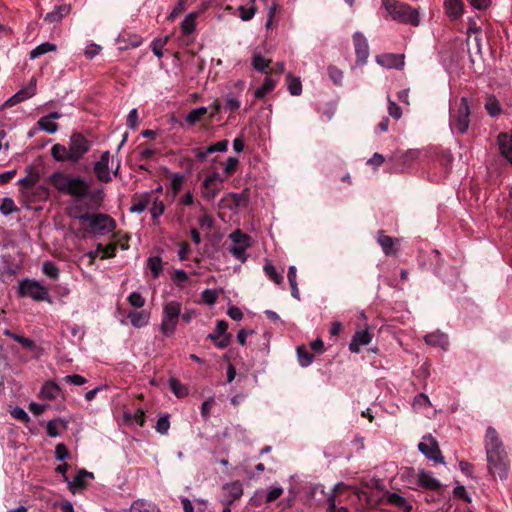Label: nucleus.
<instances>
[{
	"instance_id": "1",
	"label": "nucleus",
	"mask_w": 512,
	"mask_h": 512,
	"mask_svg": "<svg viewBox=\"0 0 512 512\" xmlns=\"http://www.w3.org/2000/svg\"><path fill=\"white\" fill-rule=\"evenodd\" d=\"M487 459V469L490 475L498 476L501 480L508 477L509 461L504 444L496 429L489 426L484 438Z\"/></svg>"
},
{
	"instance_id": "2",
	"label": "nucleus",
	"mask_w": 512,
	"mask_h": 512,
	"mask_svg": "<svg viewBox=\"0 0 512 512\" xmlns=\"http://www.w3.org/2000/svg\"><path fill=\"white\" fill-rule=\"evenodd\" d=\"M91 142L81 133H72L68 146L54 144L51 148V155L57 162H69L76 164L83 159L90 150Z\"/></svg>"
},
{
	"instance_id": "3",
	"label": "nucleus",
	"mask_w": 512,
	"mask_h": 512,
	"mask_svg": "<svg viewBox=\"0 0 512 512\" xmlns=\"http://www.w3.org/2000/svg\"><path fill=\"white\" fill-rule=\"evenodd\" d=\"M49 183L60 193L70 196H88L89 184L80 176H71L60 171L52 173Z\"/></svg>"
},
{
	"instance_id": "4",
	"label": "nucleus",
	"mask_w": 512,
	"mask_h": 512,
	"mask_svg": "<svg viewBox=\"0 0 512 512\" xmlns=\"http://www.w3.org/2000/svg\"><path fill=\"white\" fill-rule=\"evenodd\" d=\"M381 2L392 20L412 26H418L420 24L418 11L408 4L398 0H381Z\"/></svg>"
},
{
	"instance_id": "5",
	"label": "nucleus",
	"mask_w": 512,
	"mask_h": 512,
	"mask_svg": "<svg viewBox=\"0 0 512 512\" xmlns=\"http://www.w3.org/2000/svg\"><path fill=\"white\" fill-rule=\"evenodd\" d=\"M82 218V229L91 235L104 236L112 233L116 228V221L104 213H89Z\"/></svg>"
},
{
	"instance_id": "6",
	"label": "nucleus",
	"mask_w": 512,
	"mask_h": 512,
	"mask_svg": "<svg viewBox=\"0 0 512 512\" xmlns=\"http://www.w3.org/2000/svg\"><path fill=\"white\" fill-rule=\"evenodd\" d=\"M72 199L67 206V215L75 220L82 222L80 216H87L89 210L93 209L92 201H96L97 204L103 199V191L101 189L91 193L89 191L88 196H71Z\"/></svg>"
},
{
	"instance_id": "7",
	"label": "nucleus",
	"mask_w": 512,
	"mask_h": 512,
	"mask_svg": "<svg viewBox=\"0 0 512 512\" xmlns=\"http://www.w3.org/2000/svg\"><path fill=\"white\" fill-rule=\"evenodd\" d=\"M181 310L182 304L177 300L168 301L163 305L161 323L159 325V330L163 337L174 335L180 319Z\"/></svg>"
},
{
	"instance_id": "8",
	"label": "nucleus",
	"mask_w": 512,
	"mask_h": 512,
	"mask_svg": "<svg viewBox=\"0 0 512 512\" xmlns=\"http://www.w3.org/2000/svg\"><path fill=\"white\" fill-rule=\"evenodd\" d=\"M18 294L21 297H29L35 301L51 302L47 288L35 279H24L20 281Z\"/></svg>"
},
{
	"instance_id": "9",
	"label": "nucleus",
	"mask_w": 512,
	"mask_h": 512,
	"mask_svg": "<svg viewBox=\"0 0 512 512\" xmlns=\"http://www.w3.org/2000/svg\"><path fill=\"white\" fill-rule=\"evenodd\" d=\"M232 244L228 248L229 252L241 263L247 258V249L251 246V237L240 230H236L229 235Z\"/></svg>"
},
{
	"instance_id": "10",
	"label": "nucleus",
	"mask_w": 512,
	"mask_h": 512,
	"mask_svg": "<svg viewBox=\"0 0 512 512\" xmlns=\"http://www.w3.org/2000/svg\"><path fill=\"white\" fill-rule=\"evenodd\" d=\"M470 110L468 101L465 97L461 98L457 111L451 114L450 127L453 132L464 134L469 128Z\"/></svg>"
},
{
	"instance_id": "11",
	"label": "nucleus",
	"mask_w": 512,
	"mask_h": 512,
	"mask_svg": "<svg viewBox=\"0 0 512 512\" xmlns=\"http://www.w3.org/2000/svg\"><path fill=\"white\" fill-rule=\"evenodd\" d=\"M224 178L218 172L207 175L201 184V196L208 202L214 201L223 187Z\"/></svg>"
},
{
	"instance_id": "12",
	"label": "nucleus",
	"mask_w": 512,
	"mask_h": 512,
	"mask_svg": "<svg viewBox=\"0 0 512 512\" xmlns=\"http://www.w3.org/2000/svg\"><path fill=\"white\" fill-rule=\"evenodd\" d=\"M418 450L429 460L435 463L444 464V457L441 454L437 441L431 435H425L418 444Z\"/></svg>"
},
{
	"instance_id": "13",
	"label": "nucleus",
	"mask_w": 512,
	"mask_h": 512,
	"mask_svg": "<svg viewBox=\"0 0 512 512\" xmlns=\"http://www.w3.org/2000/svg\"><path fill=\"white\" fill-rule=\"evenodd\" d=\"M228 323L224 320H218L215 331L208 335V339L214 342V344L221 349L229 346L231 341V335L227 334Z\"/></svg>"
},
{
	"instance_id": "14",
	"label": "nucleus",
	"mask_w": 512,
	"mask_h": 512,
	"mask_svg": "<svg viewBox=\"0 0 512 512\" xmlns=\"http://www.w3.org/2000/svg\"><path fill=\"white\" fill-rule=\"evenodd\" d=\"M110 152L104 151L100 159L94 163V172L100 182L108 183L112 180V174L109 169Z\"/></svg>"
},
{
	"instance_id": "15",
	"label": "nucleus",
	"mask_w": 512,
	"mask_h": 512,
	"mask_svg": "<svg viewBox=\"0 0 512 512\" xmlns=\"http://www.w3.org/2000/svg\"><path fill=\"white\" fill-rule=\"evenodd\" d=\"M93 479L94 474L92 472L80 470L72 480L65 477V482L69 491L75 495L77 492L85 489L88 486V482Z\"/></svg>"
},
{
	"instance_id": "16",
	"label": "nucleus",
	"mask_w": 512,
	"mask_h": 512,
	"mask_svg": "<svg viewBox=\"0 0 512 512\" xmlns=\"http://www.w3.org/2000/svg\"><path fill=\"white\" fill-rule=\"evenodd\" d=\"M353 43L357 64L364 65L369 57V45L363 33L357 31L353 34Z\"/></svg>"
},
{
	"instance_id": "17",
	"label": "nucleus",
	"mask_w": 512,
	"mask_h": 512,
	"mask_svg": "<svg viewBox=\"0 0 512 512\" xmlns=\"http://www.w3.org/2000/svg\"><path fill=\"white\" fill-rule=\"evenodd\" d=\"M61 117L62 114L57 111L51 112L41 117L37 122L38 129L45 131L49 134L56 133L59 129V126L54 120L60 119Z\"/></svg>"
},
{
	"instance_id": "18",
	"label": "nucleus",
	"mask_w": 512,
	"mask_h": 512,
	"mask_svg": "<svg viewBox=\"0 0 512 512\" xmlns=\"http://www.w3.org/2000/svg\"><path fill=\"white\" fill-rule=\"evenodd\" d=\"M39 398L45 401H53L62 398V390L54 381H47L43 384Z\"/></svg>"
},
{
	"instance_id": "19",
	"label": "nucleus",
	"mask_w": 512,
	"mask_h": 512,
	"mask_svg": "<svg viewBox=\"0 0 512 512\" xmlns=\"http://www.w3.org/2000/svg\"><path fill=\"white\" fill-rule=\"evenodd\" d=\"M222 490L225 498L222 501L224 504H231L236 499H239L243 494V487L239 481H233L225 484Z\"/></svg>"
},
{
	"instance_id": "20",
	"label": "nucleus",
	"mask_w": 512,
	"mask_h": 512,
	"mask_svg": "<svg viewBox=\"0 0 512 512\" xmlns=\"http://www.w3.org/2000/svg\"><path fill=\"white\" fill-rule=\"evenodd\" d=\"M376 62L385 68L401 69L404 66V58L402 55L386 53L378 55Z\"/></svg>"
},
{
	"instance_id": "21",
	"label": "nucleus",
	"mask_w": 512,
	"mask_h": 512,
	"mask_svg": "<svg viewBox=\"0 0 512 512\" xmlns=\"http://www.w3.org/2000/svg\"><path fill=\"white\" fill-rule=\"evenodd\" d=\"M497 141L501 155L512 165V129L510 133H500Z\"/></svg>"
},
{
	"instance_id": "22",
	"label": "nucleus",
	"mask_w": 512,
	"mask_h": 512,
	"mask_svg": "<svg viewBox=\"0 0 512 512\" xmlns=\"http://www.w3.org/2000/svg\"><path fill=\"white\" fill-rule=\"evenodd\" d=\"M129 512H162L157 504L147 499H136L132 502Z\"/></svg>"
},
{
	"instance_id": "23",
	"label": "nucleus",
	"mask_w": 512,
	"mask_h": 512,
	"mask_svg": "<svg viewBox=\"0 0 512 512\" xmlns=\"http://www.w3.org/2000/svg\"><path fill=\"white\" fill-rule=\"evenodd\" d=\"M151 318V312L148 310L131 311L128 313V319L135 328H143L148 325Z\"/></svg>"
},
{
	"instance_id": "24",
	"label": "nucleus",
	"mask_w": 512,
	"mask_h": 512,
	"mask_svg": "<svg viewBox=\"0 0 512 512\" xmlns=\"http://www.w3.org/2000/svg\"><path fill=\"white\" fill-rule=\"evenodd\" d=\"M71 11V6L68 4L56 5L54 9L47 13L44 17V20L47 23H57L60 22L65 16H67Z\"/></svg>"
},
{
	"instance_id": "25",
	"label": "nucleus",
	"mask_w": 512,
	"mask_h": 512,
	"mask_svg": "<svg viewBox=\"0 0 512 512\" xmlns=\"http://www.w3.org/2000/svg\"><path fill=\"white\" fill-rule=\"evenodd\" d=\"M35 84H30L29 86L19 90L12 97L7 99L4 103L5 106H13L19 102H22L26 99L31 98L35 94Z\"/></svg>"
},
{
	"instance_id": "26",
	"label": "nucleus",
	"mask_w": 512,
	"mask_h": 512,
	"mask_svg": "<svg viewBox=\"0 0 512 512\" xmlns=\"http://www.w3.org/2000/svg\"><path fill=\"white\" fill-rule=\"evenodd\" d=\"M424 340L426 344L440 347L443 350H446L449 346L448 336L440 331L427 334Z\"/></svg>"
},
{
	"instance_id": "27",
	"label": "nucleus",
	"mask_w": 512,
	"mask_h": 512,
	"mask_svg": "<svg viewBox=\"0 0 512 512\" xmlns=\"http://www.w3.org/2000/svg\"><path fill=\"white\" fill-rule=\"evenodd\" d=\"M419 485L425 489L438 490L441 487V483L430 473L421 471L418 474Z\"/></svg>"
},
{
	"instance_id": "28",
	"label": "nucleus",
	"mask_w": 512,
	"mask_h": 512,
	"mask_svg": "<svg viewBox=\"0 0 512 512\" xmlns=\"http://www.w3.org/2000/svg\"><path fill=\"white\" fill-rule=\"evenodd\" d=\"M444 6L447 15L453 20L460 18L463 14L462 0H445Z\"/></svg>"
},
{
	"instance_id": "29",
	"label": "nucleus",
	"mask_w": 512,
	"mask_h": 512,
	"mask_svg": "<svg viewBox=\"0 0 512 512\" xmlns=\"http://www.w3.org/2000/svg\"><path fill=\"white\" fill-rule=\"evenodd\" d=\"M387 503L398 507L404 512H411L413 509V506L410 502H408L403 496L395 492L390 493L387 496Z\"/></svg>"
},
{
	"instance_id": "30",
	"label": "nucleus",
	"mask_w": 512,
	"mask_h": 512,
	"mask_svg": "<svg viewBox=\"0 0 512 512\" xmlns=\"http://www.w3.org/2000/svg\"><path fill=\"white\" fill-rule=\"evenodd\" d=\"M146 266L151 271L154 279L160 277L163 270V261L160 256H151L146 260Z\"/></svg>"
},
{
	"instance_id": "31",
	"label": "nucleus",
	"mask_w": 512,
	"mask_h": 512,
	"mask_svg": "<svg viewBox=\"0 0 512 512\" xmlns=\"http://www.w3.org/2000/svg\"><path fill=\"white\" fill-rule=\"evenodd\" d=\"M150 193H144L140 197L135 198L130 207L131 213H142L144 212L150 203Z\"/></svg>"
},
{
	"instance_id": "32",
	"label": "nucleus",
	"mask_w": 512,
	"mask_h": 512,
	"mask_svg": "<svg viewBox=\"0 0 512 512\" xmlns=\"http://www.w3.org/2000/svg\"><path fill=\"white\" fill-rule=\"evenodd\" d=\"M484 107L491 117H497L502 112L501 105L494 95H487Z\"/></svg>"
},
{
	"instance_id": "33",
	"label": "nucleus",
	"mask_w": 512,
	"mask_h": 512,
	"mask_svg": "<svg viewBox=\"0 0 512 512\" xmlns=\"http://www.w3.org/2000/svg\"><path fill=\"white\" fill-rule=\"evenodd\" d=\"M67 423L62 419H53L47 423L46 432L50 437H57L60 435L61 430H65Z\"/></svg>"
},
{
	"instance_id": "34",
	"label": "nucleus",
	"mask_w": 512,
	"mask_h": 512,
	"mask_svg": "<svg viewBox=\"0 0 512 512\" xmlns=\"http://www.w3.org/2000/svg\"><path fill=\"white\" fill-rule=\"evenodd\" d=\"M276 86V80L272 77L267 76L264 79L263 84L258 87L254 92V97L257 99L265 97L268 93H270Z\"/></svg>"
},
{
	"instance_id": "35",
	"label": "nucleus",
	"mask_w": 512,
	"mask_h": 512,
	"mask_svg": "<svg viewBox=\"0 0 512 512\" xmlns=\"http://www.w3.org/2000/svg\"><path fill=\"white\" fill-rule=\"evenodd\" d=\"M198 15V12H191L182 20L181 30L184 34L189 35L195 30Z\"/></svg>"
},
{
	"instance_id": "36",
	"label": "nucleus",
	"mask_w": 512,
	"mask_h": 512,
	"mask_svg": "<svg viewBox=\"0 0 512 512\" xmlns=\"http://www.w3.org/2000/svg\"><path fill=\"white\" fill-rule=\"evenodd\" d=\"M251 64L255 70L267 73L266 69L269 67L270 60L265 59L260 52L255 51L252 55Z\"/></svg>"
},
{
	"instance_id": "37",
	"label": "nucleus",
	"mask_w": 512,
	"mask_h": 512,
	"mask_svg": "<svg viewBox=\"0 0 512 512\" xmlns=\"http://www.w3.org/2000/svg\"><path fill=\"white\" fill-rule=\"evenodd\" d=\"M56 45L50 42H44L36 46L30 52V59L34 60L48 52H52L56 50Z\"/></svg>"
},
{
	"instance_id": "38",
	"label": "nucleus",
	"mask_w": 512,
	"mask_h": 512,
	"mask_svg": "<svg viewBox=\"0 0 512 512\" xmlns=\"http://www.w3.org/2000/svg\"><path fill=\"white\" fill-rule=\"evenodd\" d=\"M42 272L45 276L52 280H57L60 275L58 266L50 260L44 261L42 264Z\"/></svg>"
},
{
	"instance_id": "39",
	"label": "nucleus",
	"mask_w": 512,
	"mask_h": 512,
	"mask_svg": "<svg viewBox=\"0 0 512 512\" xmlns=\"http://www.w3.org/2000/svg\"><path fill=\"white\" fill-rule=\"evenodd\" d=\"M171 280L176 287L183 288L189 281V275L183 269H176L171 275Z\"/></svg>"
},
{
	"instance_id": "40",
	"label": "nucleus",
	"mask_w": 512,
	"mask_h": 512,
	"mask_svg": "<svg viewBox=\"0 0 512 512\" xmlns=\"http://www.w3.org/2000/svg\"><path fill=\"white\" fill-rule=\"evenodd\" d=\"M169 387L177 398L184 397L188 394L186 386L174 377L169 379Z\"/></svg>"
},
{
	"instance_id": "41",
	"label": "nucleus",
	"mask_w": 512,
	"mask_h": 512,
	"mask_svg": "<svg viewBox=\"0 0 512 512\" xmlns=\"http://www.w3.org/2000/svg\"><path fill=\"white\" fill-rule=\"evenodd\" d=\"M207 113L206 107H198L192 109L185 117L186 122L189 125H194L201 120V118Z\"/></svg>"
},
{
	"instance_id": "42",
	"label": "nucleus",
	"mask_w": 512,
	"mask_h": 512,
	"mask_svg": "<svg viewBox=\"0 0 512 512\" xmlns=\"http://www.w3.org/2000/svg\"><path fill=\"white\" fill-rule=\"evenodd\" d=\"M124 420L142 427L145 423V413L142 409H137L133 414L124 413Z\"/></svg>"
},
{
	"instance_id": "43",
	"label": "nucleus",
	"mask_w": 512,
	"mask_h": 512,
	"mask_svg": "<svg viewBox=\"0 0 512 512\" xmlns=\"http://www.w3.org/2000/svg\"><path fill=\"white\" fill-rule=\"evenodd\" d=\"M377 240L386 255L393 254L394 241L392 237L384 235L382 232H380Z\"/></svg>"
},
{
	"instance_id": "44",
	"label": "nucleus",
	"mask_w": 512,
	"mask_h": 512,
	"mask_svg": "<svg viewBox=\"0 0 512 512\" xmlns=\"http://www.w3.org/2000/svg\"><path fill=\"white\" fill-rule=\"evenodd\" d=\"M169 39H170V36L167 35L163 38H156L152 41L151 49H152L153 54L156 57L162 58V56H163L162 49L168 43Z\"/></svg>"
},
{
	"instance_id": "45",
	"label": "nucleus",
	"mask_w": 512,
	"mask_h": 512,
	"mask_svg": "<svg viewBox=\"0 0 512 512\" xmlns=\"http://www.w3.org/2000/svg\"><path fill=\"white\" fill-rule=\"evenodd\" d=\"M16 211H18V208L12 198L5 197L2 199V203L0 204V212L2 215L8 216Z\"/></svg>"
},
{
	"instance_id": "46",
	"label": "nucleus",
	"mask_w": 512,
	"mask_h": 512,
	"mask_svg": "<svg viewBox=\"0 0 512 512\" xmlns=\"http://www.w3.org/2000/svg\"><path fill=\"white\" fill-rule=\"evenodd\" d=\"M264 272H265L266 276H267L270 280H272L274 283H276V284H280V283H282V281H283V275H282V273H278V272L276 271V268H275V266H274L273 264H271V263H266V264L264 265Z\"/></svg>"
},
{
	"instance_id": "47",
	"label": "nucleus",
	"mask_w": 512,
	"mask_h": 512,
	"mask_svg": "<svg viewBox=\"0 0 512 512\" xmlns=\"http://www.w3.org/2000/svg\"><path fill=\"white\" fill-rule=\"evenodd\" d=\"M184 179H185L184 175L179 172L173 173L171 175L170 189L174 195L178 194L180 192V190L182 189Z\"/></svg>"
},
{
	"instance_id": "48",
	"label": "nucleus",
	"mask_w": 512,
	"mask_h": 512,
	"mask_svg": "<svg viewBox=\"0 0 512 512\" xmlns=\"http://www.w3.org/2000/svg\"><path fill=\"white\" fill-rule=\"evenodd\" d=\"M327 73H328L329 78L332 80V82L335 85H337V86L342 85V80H343L342 70H340L338 67H336L334 65H329L327 67Z\"/></svg>"
},
{
	"instance_id": "49",
	"label": "nucleus",
	"mask_w": 512,
	"mask_h": 512,
	"mask_svg": "<svg viewBox=\"0 0 512 512\" xmlns=\"http://www.w3.org/2000/svg\"><path fill=\"white\" fill-rule=\"evenodd\" d=\"M297 358L300 366L302 367L309 366L313 361V355L310 354L304 347L297 348Z\"/></svg>"
},
{
	"instance_id": "50",
	"label": "nucleus",
	"mask_w": 512,
	"mask_h": 512,
	"mask_svg": "<svg viewBox=\"0 0 512 512\" xmlns=\"http://www.w3.org/2000/svg\"><path fill=\"white\" fill-rule=\"evenodd\" d=\"M239 12H240V18L243 21L251 20L256 13L255 1L251 0V4L249 6H240Z\"/></svg>"
},
{
	"instance_id": "51",
	"label": "nucleus",
	"mask_w": 512,
	"mask_h": 512,
	"mask_svg": "<svg viewBox=\"0 0 512 512\" xmlns=\"http://www.w3.org/2000/svg\"><path fill=\"white\" fill-rule=\"evenodd\" d=\"M117 246L114 243H110L106 246H103L102 244L97 245V251H100L102 253L101 258H112L116 255Z\"/></svg>"
},
{
	"instance_id": "52",
	"label": "nucleus",
	"mask_w": 512,
	"mask_h": 512,
	"mask_svg": "<svg viewBox=\"0 0 512 512\" xmlns=\"http://www.w3.org/2000/svg\"><path fill=\"white\" fill-rule=\"evenodd\" d=\"M218 293L213 289H205L201 293V300L207 305H214L217 301Z\"/></svg>"
},
{
	"instance_id": "53",
	"label": "nucleus",
	"mask_w": 512,
	"mask_h": 512,
	"mask_svg": "<svg viewBox=\"0 0 512 512\" xmlns=\"http://www.w3.org/2000/svg\"><path fill=\"white\" fill-rule=\"evenodd\" d=\"M238 164H239L238 158L233 157V156H230L227 158V160L223 166V171H224L226 177L232 175L236 171Z\"/></svg>"
},
{
	"instance_id": "54",
	"label": "nucleus",
	"mask_w": 512,
	"mask_h": 512,
	"mask_svg": "<svg viewBox=\"0 0 512 512\" xmlns=\"http://www.w3.org/2000/svg\"><path fill=\"white\" fill-rule=\"evenodd\" d=\"M164 210L165 206L163 201L155 199L152 207L150 208L151 217L154 222L164 213Z\"/></svg>"
},
{
	"instance_id": "55",
	"label": "nucleus",
	"mask_w": 512,
	"mask_h": 512,
	"mask_svg": "<svg viewBox=\"0 0 512 512\" xmlns=\"http://www.w3.org/2000/svg\"><path fill=\"white\" fill-rule=\"evenodd\" d=\"M170 428V421L168 415H163L158 418L155 429L158 433L165 435L168 433V430Z\"/></svg>"
},
{
	"instance_id": "56",
	"label": "nucleus",
	"mask_w": 512,
	"mask_h": 512,
	"mask_svg": "<svg viewBox=\"0 0 512 512\" xmlns=\"http://www.w3.org/2000/svg\"><path fill=\"white\" fill-rule=\"evenodd\" d=\"M288 89L291 95L298 96L302 92V85L298 78H293L289 75L288 77Z\"/></svg>"
},
{
	"instance_id": "57",
	"label": "nucleus",
	"mask_w": 512,
	"mask_h": 512,
	"mask_svg": "<svg viewBox=\"0 0 512 512\" xmlns=\"http://www.w3.org/2000/svg\"><path fill=\"white\" fill-rule=\"evenodd\" d=\"M128 302L135 308H142L145 305V299L139 292H132L128 296Z\"/></svg>"
},
{
	"instance_id": "58",
	"label": "nucleus",
	"mask_w": 512,
	"mask_h": 512,
	"mask_svg": "<svg viewBox=\"0 0 512 512\" xmlns=\"http://www.w3.org/2000/svg\"><path fill=\"white\" fill-rule=\"evenodd\" d=\"M359 346L367 345L371 341V336L367 330L357 331L352 338Z\"/></svg>"
},
{
	"instance_id": "59",
	"label": "nucleus",
	"mask_w": 512,
	"mask_h": 512,
	"mask_svg": "<svg viewBox=\"0 0 512 512\" xmlns=\"http://www.w3.org/2000/svg\"><path fill=\"white\" fill-rule=\"evenodd\" d=\"M228 146H229V141L224 139V140L218 141V142L208 146L206 148V152H211V153L226 152L228 150Z\"/></svg>"
},
{
	"instance_id": "60",
	"label": "nucleus",
	"mask_w": 512,
	"mask_h": 512,
	"mask_svg": "<svg viewBox=\"0 0 512 512\" xmlns=\"http://www.w3.org/2000/svg\"><path fill=\"white\" fill-rule=\"evenodd\" d=\"M429 405H430V400L426 394L420 393L415 396L414 401H413V408L415 410H419L422 407H426Z\"/></svg>"
},
{
	"instance_id": "61",
	"label": "nucleus",
	"mask_w": 512,
	"mask_h": 512,
	"mask_svg": "<svg viewBox=\"0 0 512 512\" xmlns=\"http://www.w3.org/2000/svg\"><path fill=\"white\" fill-rule=\"evenodd\" d=\"M102 50V47L98 44L91 43L89 44L86 49L84 50V56L91 60L94 57H96Z\"/></svg>"
},
{
	"instance_id": "62",
	"label": "nucleus",
	"mask_w": 512,
	"mask_h": 512,
	"mask_svg": "<svg viewBox=\"0 0 512 512\" xmlns=\"http://www.w3.org/2000/svg\"><path fill=\"white\" fill-rule=\"evenodd\" d=\"M388 113L391 117L398 120L402 116V110L398 104L388 98Z\"/></svg>"
},
{
	"instance_id": "63",
	"label": "nucleus",
	"mask_w": 512,
	"mask_h": 512,
	"mask_svg": "<svg viewBox=\"0 0 512 512\" xmlns=\"http://www.w3.org/2000/svg\"><path fill=\"white\" fill-rule=\"evenodd\" d=\"M283 493V489L281 487H271L266 494V502L270 503L276 499H278Z\"/></svg>"
},
{
	"instance_id": "64",
	"label": "nucleus",
	"mask_w": 512,
	"mask_h": 512,
	"mask_svg": "<svg viewBox=\"0 0 512 512\" xmlns=\"http://www.w3.org/2000/svg\"><path fill=\"white\" fill-rule=\"evenodd\" d=\"M191 249L188 243L183 242L179 245V249L177 251V256L180 261H185L188 258Z\"/></svg>"
}]
</instances>
